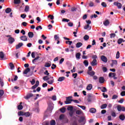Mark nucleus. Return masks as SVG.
<instances>
[{
    "instance_id": "c756f323",
    "label": "nucleus",
    "mask_w": 125,
    "mask_h": 125,
    "mask_svg": "<svg viewBox=\"0 0 125 125\" xmlns=\"http://www.w3.org/2000/svg\"><path fill=\"white\" fill-rule=\"evenodd\" d=\"M30 9V7L29 5H26L25 6V9H24V11L25 12H28Z\"/></svg>"
},
{
    "instance_id": "b1692460",
    "label": "nucleus",
    "mask_w": 125,
    "mask_h": 125,
    "mask_svg": "<svg viewBox=\"0 0 125 125\" xmlns=\"http://www.w3.org/2000/svg\"><path fill=\"white\" fill-rule=\"evenodd\" d=\"M125 42V41H124V39L122 38H120L117 41V43H118V44H121L122 42Z\"/></svg>"
},
{
    "instance_id": "e433bc0d",
    "label": "nucleus",
    "mask_w": 125,
    "mask_h": 125,
    "mask_svg": "<svg viewBox=\"0 0 125 125\" xmlns=\"http://www.w3.org/2000/svg\"><path fill=\"white\" fill-rule=\"evenodd\" d=\"M4 94V91L3 90H0V98L2 97V95Z\"/></svg>"
},
{
    "instance_id": "bf43d9fd",
    "label": "nucleus",
    "mask_w": 125,
    "mask_h": 125,
    "mask_svg": "<svg viewBox=\"0 0 125 125\" xmlns=\"http://www.w3.org/2000/svg\"><path fill=\"white\" fill-rule=\"evenodd\" d=\"M17 79H18V76H17V75H16L15 76V78H14V80H13V79H12L11 81L13 82V81H17Z\"/></svg>"
},
{
    "instance_id": "e2e57ef3",
    "label": "nucleus",
    "mask_w": 125,
    "mask_h": 125,
    "mask_svg": "<svg viewBox=\"0 0 125 125\" xmlns=\"http://www.w3.org/2000/svg\"><path fill=\"white\" fill-rule=\"evenodd\" d=\"M62 22H69L70 21V20L64 18L62 19Z\"/></svg>"
},
{
    "instance_id": "aec40b11",
    "label": "nucleus",
    "mask_w": 125,
    "mask_h": 125,
    "mask_svg": "<svg viewBox=\"0 0 125 125\" xmlns=\"http://www.w3.org/2000/svg\"><path fill=\"white\" fill-rule=\"evenodd\" d=\"M28 36L29 38H30V39H32V38H33L34 37V33L32 32H29L28 33Z\"/></svg>"
},
{
    "instance_id": "dca6fc26",
    "label": "nucleus",
    "mask_w": 125,
    "mask_h": 125,
    "mask_svg": "<svg viewBox=\"0 0 125 125\" xmlns=\"http://www.w3.org/2000/svg\"><path fill=\"white\" fill-rule=\"evenodd\" d=\"M119 119L121 120V121H125V116L124 114H121L119 116Z\"/></svg>"
},
{
    "instance_id": "49530a36",
    "label": "nucleus",
    "mask_w": 125,
    "mask_h": 125,
    "mask_svg": "<svg viewBox=\"0 0 125 125\" xmlns=\"http://www.w3.org/2000/svg\"><path fill=\"white\" fill-rule=\"evenodd\" d=\"M101 5H102L103 7H107V4H106V2H102Z\"/></svg>"
},
{
    "instance_id": "680f3d73",
    "label": "nucleus",
    "mask_w": 125,
    "mask_h": 125,
    "mask_svg": "<svg viewBox=\"0 0 125 125\" xmlns=\"http://www.w3.org/2000/svg\"><path fill=\"white\" fill-rule=\"evenodd\" d=\"M26 15L25 14H23L21 15V17L23 19H25L26 18Z\"/></svg>"
},
{
    "instance_id": "69168bd1",
    "label": "nucleus",
    "mask_w": 125,
    "mask_h": 125,
    "mask_svg": "<svg viewBox=\"0 0 125 125\" xmlns=\"http://www.w3.org/2000/svg\"><path fill=\"white\" fill-rule=\"evenodd\" d=\"M117 98H118V95H114L112 96V99L115 100V99H117Z\"/></svg>"
},
{
    "instance_id": "a211bd4d",
    "label": "nucleus",
    "mask_w": 125,
    "mask_h": 125,
    "mask_svg": "<svg viewBox=\"0 0 125 125\" xmlns=\"http://www.w3.org/2000/svg\"><path fill=\"white\" fill-rule=\"evenodd\" d=\"M39 59H40V56H38L36 58H35L34 59H33L32 60V63L33 64H35L36 62H37V61H38V60H39Z\"/></svg>"
},
{
    "instance_id": "a18cd8bd",
    "label": "nucleus",
    "mask_w": 125,
    "mask_h": 125,
    "mask_svg": "<svg viewBox=\"0 0 125 125\" xmlns=\"http://www.w3.org/2000/svg\"><path fill=\"white\" fill-rule=\"evenodd\" d=\"M30 115L31 114L29 112H24V116H25V117H29V116H30Z\"/></svg>"
},
{
    "instance_id": "f704fd0d",
    "label": "nucleus",
    "mask_w": 125,
    "mask_h": 125,
    "mask_svg": "<svg viewBox=\"0 0 125 125\" xmlns=\"http://www.w3.org/2000/svg\"><path fill=\"white\" fill-rule=\"evenodd\" d=\"M101 109H106L107 108V104H104L101 105Z\"/></svg>"
},
{
    "instance_id": "4c0bfd02",
    "label": "nucleus",
    "mask_w": 125,
    "mask_h": 125,
    "mask_svg": "<svg viewBox=\"0 0 125 125\" xmlns=\"http://www.w3.org/2000/svg\"><path fill=\"white\" fill-rule=\"evenodd\" d=\"M50 125H56V122L55 120H52L50 123Z\"/></svg>"
},
{
    "instance_id": "4468645a",
    "label": "nucleus",
    "mask_w": 125,
    "mask_h": 125,
    "mask_svg": "<svg viewBox=\"0 0 125 125\" xmlns=\"http://www.w3.org/2000/svg\"><path fill=\"white\" fill-rule=\"evenodd\" d=\"M91 66H96L97 65V61L96 60H93L91 63Z\"/></svg>"
},
{
    "instance_id": "bb28decb",
    "label": "nucleus",
    "mask_w": 125,
    "mask_h": 125,
    "mask_svg": "<svg viewBox=\"0 0 125 125\" xmlns=\"http://www.w3.org/2000/svg\"><path fill=\"white\" fill-rule=\"evenodd\" d=\"M21 3V0H14V3L15 4H20Z\"/></svg>"
},
{
    "instance_id": "4be33fe9",
    "label": "nucleus",
    "mask_w": 125,
    "mask_h": 125,
    "mask_svg": "<svg viewBox=\"0 0 125 125\" xmlns=\"http://www.w3.org/2000/svg\"><path fill=\"white\" fill-rule=\"evenodd\" d=\"M65 80V77H60L59 78L58 80V82H63V81Z\"/></svg>"
},
{
    "instance_id": "5701e85b",
    "label": "nucleus",
    "mask_w": 125,
    "mask_h": 125,
    "mask_svg": "<svg viewBox=\"0 0 125 125\" xmlns=\"http://www.w3.org/2000/svg\"><path fill=\"white\" fill-rule=\"evenodd\" d=\"M108 77H112L113 78H114V77H116V73H109L108 74Z\"/></svg>"
},
{
    "instance_id": "ddd939ff",
    "label": "nucleus",
    "mask_w": 125,
    "mask_h": 125,
    "mask_svg": "<svg viewBox=\"0 0 125 125\" xmlns=\"http://www.w3.org/2000/svg\"><path fill=\"white\" fill-rule=\"evenodd\" d=\"M87 74L89 75L91 77H93L95 75V72L93 71H87Z\"/></svg>"
},
{
    "instance_id": "8fccbe9b",
    "label": "nucleus",
    "mask_w": 125,
    "mask_h": 125,
    "mask_svg": "<svg viewBox=\"0 0 125 125\" xmlns=\"http://www.w3.org/2000/svg\"><path fill=\"white\" fill-rule=\"evenodd\" d=\"M54 39L55 40V41H58V40H59V36H58V35H54Z\"/></svg>"
},
{
    "instance_id": "9d476101",
    "label": "nucleus",
    "mask_w": 125,
    "mask_h": 125,
    "mask_svg": "<svg viewBox=\"0 0 125 125\" xmlns=\"http://www.w3.org/2000/svg\"><path fill=\"white\" fill-rule=\"evenodd\" d=\"M20 39L23 42H27L28 41V38L26 36H22L20 37Z\"/></svg>"
},
{
    "instance_id": "c85d7f7f",
    "label": "nucleus",
    "mask_w": 125,
    "mask_h": 125,
    "mask_svg": "<svg viewBox=\"0 0 125 125\" xmlns=\"http://www.w3.org/2000/svg\"><path fill=\"white\" fill-rule=\"evenodd\" d=\"M9 65L11 70H13L14 69V64H13V62H10Z\"/></svg>"
},
{
    "instance_id": "0eeeda50",
    "label": "nucleus",
    "mask_w": 125,
    "mask_h": 125,
    "mask_svg": "<svg viewBox=\"0 0 125 125\" xmlns=\"http://www.w3.org/2000/svg\"><path fill=\"white\" fill-rule=\"evenodd\" d=\"M24 44L23 42H20L18 43V44L16 45V49H19L21 47H22Z\"/></svg>"
},
{
    "instance_id": "4d7b16f0",
    "label": "nucleus",
    "mask_w": 125,
    "mask_h": 125,
    "mask_svg": "<svg viewBox=\"0 0 125 125\" xmlns=\"http://www.w3.org/2000/svg\"><path fill=\"white\" fill-rule=\"evenodd\" d=\"M18 109L20 110H22L23 109V106L22 105H19L18 106Z\"/></svg>"
},
{
    "instance_id": "2f4dec72",
    "label": "nucleus",
    "mask_w": 125,
    "mask_h": 125,
    "mask_svg": "<svg viewBox=\"0 0 125 125\" xmlns=\"http://www.w3.org/2000/svg\"><path fill=\"white\" fill-rule=\"evenodd\" d=\"M102 92H107V88L104 86H102Z\"/></svg>"
},
{
    "instance_id": "f257e3e1",
    "label": "nucleus",
    "mask_w": 125,
    "mask_h": 125,
    "mask_svg": "<svg viewBox=\"0 0 125 125\" xmlns=\"http://www.w3.org/2000/svg\"><path fill=\"white\" fill-rule=\"evenodd\" d=\"M117 108L119 112H121V111H122L123 112H125V107L124 106H122V105H117Z\"/></svg>"
},
{
    "instance_id": "6ab92c4d",
    "label": "nucleus",
    "mask_w": 125,
    "mask_h": 125,
    "mask_svg": "<svg viewBox=\"0 0 125 125\" xmlns=\"http://www.w3.org/2000/svg\"><path fill=\"white\" fill-rule=\"evenodd\" d=\"M87 90H91L92 89V84H89L86 87Z\"/></svg>"
},
{
    "instance_id": "1a4fd4ad",
    "label": "nucleus",
    "mask_w": 125,
    "mask_h": 125,
    "mask_svg": "<svg viewBox=\"0 0 125 125\" xmlns=\"http://www.w3.org/2000/svg\"><path fill=\"white\" fill-rule=\"evenodd\" d=\"M114 5H116L117 6L118 8L119 9L122 8V4L121 3H119L118 2H114Z\"/></svg>"
},
{
    "instance_id": "0e129e2a",
    "label": "nucleus",
    "mask_w": 125,
    "mask_h": 125,
    "mask_svg": "<svg viewBox=\"0 0 125 125\" xmlns=\"http://www.w3.org/2000/svg\"><path fill=\"white\" fill-rule=\"evenodd\" d=\"M116 37V34L115 33H111L110 34V38L112 39V38H115Z\"/></svg>"
},
{
    "instance_id": "39448f33",
    "label": "nucleus",
    "mask_w": 125,
    "mask_h": 125,
    "mask_svg": "<svg viewBox=\"0 0 125 125\" xmlns=\"http://www.w3.org/2000/svg\"><path fill=\"white\" fill-rule=\"evenodd\" d=\"M39 84H40V81H37L36 82V84L32 86L31 88L32 89H35V88H37V87L39 86Z\"/></svg>"
},
{
    "instance_id": "f8f14e48",
    "label": "nucleus",
    "mask_w": 125,
    "mask_h": 125,
    "mask_svg": "<svg viewBox=\"0 0 125 125\" xmlns=\"http://www.w3.org/2000/svg\"><path fill=\"white\" fill-rule=\"evenodd\" d=\"M104 82H105V79H104V77H100L99 78V83H104Z\"/></svg>"
},
{
    "instance_id": "774afa93",
    "label": "nucleus",
    "mask_w": 125,
    "mask_h": 125,
    "mask_svg": "<svg viewBox=\"0 0 125 125\" xmlns=\"http://www.w3.org/2000/svg\"><path fill=\"white\" fill-rule=\"evenodd\" d=\"M64 114H62L60 116V120H63L64 119Z\"/></svg>"
},
{
    "instance_id": "473e14b6",
    "label": "nucleus",
    "mask_w": 125,
    "mask_h": 125,
    "mask_svg": "<svg viewBox=\"0 0 125 125\" xmlns=\"http://www.w3.org/2000/svg\"><path fill=\"white\" fill-rule=\"evenodd\" d=\"M92 100V99H91V95H88V98H87V102H91Z\"/></svg>"
},
{
    "instance_id": "ea45409f",
    "label": "nucleus",
    "mask_w": 125,
    "mask_h": 125,
    "mask_svg": "<svg viewBox=\"0 0 125 125\" xmlns=\"http://www.w3.org/2000/svg\"><path fill=\"white\" fill-rule=\"evenodd\" d=\"M25 112H23V111H19L18 113V116H24V114Z\"/></svg>"
},
{
    "instance_id": "a878e982",
    "label": "nucleus",
    "mask_w": 125,
    "mask_h": 125,
    "mask_svg": "<svg viewBox=\"0 0 125 125\" xmlns=\"http://www.w3.org/2000/svg\"><path fill=\"white\" fill-rule=\"evenodd\" d=\"M0 58H1V59L4 58V53H3L2 51L0 52Z\"/></svg>"
},
{
    "instance_id": "338daca9",
    "label": "nucleus",
    "mask_w": 125,
    "mask_h": 125,
    "mask_svg": "<svg viewBox=\"0 0 125 125\" xmlns=\"http://www.w3.org/2000/svg\"><path fill=\"white\" fill-rule=\"evenodd\" d=\"M120 95L121 96H125V91H123L121 92V93H120Z\"/></svg>"
},
{
    "instance_id": "37998d69",
    "label": "nucleus",
    "mask_w": 125,
    "mask_h": 125,
    "mask_svg": "<svg viewBox=\"0 0 125 125\" xmlns=\"http://www.w3.org/2000/svg\"><path fill=\"white\" fill-rule=\"evenodd\" d=\"M77 106L78 107H80V108H81V109H82L83 110H85V109H86V107L83 105H78Z\"/></svg>"
},
{
    "instance_id": "c9c22d12",
    "label": "nucleus",
    "mask_w": 125,
    "mask_h": 125,
    "mask_svg": "<svg viewBox=\"0 0 125 125\" xmlns=\"http://www.w3.org/2000/svg\"><path fill=\"white\" fill-rule=\"evenodd\" d=\"M76 57L77 59H80L81 58V53H76Z\"/></svg>"
},
{
    "instance_id": "58836bf2",
    "label": "nucleus",
    "mask_w": 125,
    "mask_h": 125,
    "mask_svg": "<svg viewBox=\"0 0 125 125\" xmlns=\"http://www.w3.org/2000/svg\"><path fill=\"white\" fill-rule=\"evenodd\" d=\"M60 111L62 113H65L66 112V108L62 107V108L60 109Z\"/></svg>"
},
{
    "instance_id": "6e6d98bb",
    "label": "nucleus",
    "mask_w": 125,
    "mask_h": 125,
    "mask_svg": "<svg viewBox=\"0 0 125 125\" xmlns=\"http://www.w3.org/2000/svg\"><path fill=\"white\" fill-rule=\"evenodd\" d=\"M89 6H90V7H92L93 6H94V3H93V2H90V3H89Z\"/></svg>"
},
{
    "instance_id": "603ef678",
    "label": "nucleus",
    "mask_w": 125,
    "mask_h": 125,
    "mask_svg": "<svg viewBox=\"0 0 125 125\" xmlns=\"http://www.w3.org/2000/svg\"><path fill=\"white\" fill-rule=\"evenodd\" d=\"M56 67H57L56 64L53 63L52 64L51 69L52 70H54V69H55L56 68Z\"/></svg>"
},
{
    "instance_id": "20e7f679",
    "label": "nucleus",
    "mask_w": 125,
    "mask_h": 125,
    "mask_svg": "<svg viewBox=\"0 0 125 125\" xmlns=\"http://www.w3.org/2000/svg\"><path fill=\"white\" fill-rule=\"evenodd\" d=\"M101 59L103 62H104V63H106L107 61H108V59H107V57L105 56H102L101 57Z\"/></svg>"
},
{
    "instance_id": "052dcab7",
    "label": "nucleus",
    "mask_w": 125,
    "mask_h": 125,
    "mask_svg": "<svg viewBox=\"0 0 125 125\" xmlns=\"http://www.w3.org/2000/svg\"><path fill=\"white\" fill-rule=\"evenodd\" d=\"M30 83L32 85H34V84L36 83V80L33 79L31 81H30Z\"/></svg>"
},
{
    "instance_id": "3c124183",
    "label": "nucleus",
    "mask_w": 125,
    "mask_h": 125,
    "mask_svg": "<svg viewBox=\"0 0 125 125\" xmlns=\"http://www.w3.org/2000/svg\"><path fill=\"white\" fill-rule=\"evenodd\" d=\"M39 29H40V30H42V26L39 25L36 27V30H37V31H39Z\"/></svg>"
},
{
    "instance_id": "6e6552de",
    "label": "nucleus",
    "mask_w": 125,
    "mask_h": 125,
    "mask_svg": "<svg viewBox=\"0 0 125 125\" xmlns=\"http://www.w3.org/2000/svg\"><path fill=\"white\" fill-rule=\"evenodd\" d=\"M33 96H34V95L33 94L29 93V94H28L26 97H24V98L25 99H26V100H28L30 99L31 97H33Z\"/></svg>"
},
{
    "instance_id": "7ed1b4c3",
    "label": "nucleus",
    "mask_w": 125,
    "mask_h": 125,
    "mask_svg": "<svg viewBox=\"0 0 125 125\" xmlns=\"http://www.w3.org/2000/svg\"><path fill=\"white\" fill-rule=\"evenodd\" d=\"M8 42L9 43H10V44H12V43H13V42H15V39H14V38H13V37H10L8 39Z\"/></svg>"
},
{
    "instance_id": "5fc2aeb1",
    "label": "nucleus",
    "mask_w": 125,
    "mask_h": 125,
    "mask_svg": "<svg viewBox=\"0 0 125 125\" xmlns=\"http://www.w3.org/2000/svg\"><path fill=\"white\" fill-rule=\"evenodd\" d=\"M42 125H49V121H45L43 122Z\"/></svg>"
},
{
    "instance_id": "79ce46f5",
    "label": "nucleus",
    "mask_w": 125,
    "mask_h": 125,
    "mask_svg": "<svg viewBox=\"0 0 125 125\" xmlns=\"http://www.w3.org/2000/svg\"><path fill=\"white\" fill-rule=\"evenodd\" d=\"M48 18H50L51 20H53V19H54V16L52 15H49L47 16Z\"/></svg>"
},
{
    "instance_id": "c03bdc74",
    "label": "nucleus",
    "mask_w": 125,
    "mask_h": 125,
    "mask_svg": "<svg viewBox=\"0 0 125 125\" xmlns=\"http://www.w3.org/2000/svg\"><path fill=\"white\" fill-rule=\"evenodd\" d=\"M43 81H48V80H49V78L47 76H44L43 77Z\"/></svg>"
},
{
    "instance_id": "72a5a7b5",
    "label": "nucleus",
    "mask_w": 125,
    "mask_h": 125,
    "mask_svg": "<svg viewBox=\"0 0 125 125\" xmlns=\"http://www.w3.org/2000/svg\"><path fill=\"white\" fill-rule=\"evenodd\" d=\"M89 39V36L88 35H85L83 37V40H84V41H88Z\"/></svg>"
},
{
    "instance_id": "2eb2a0df",
    "label": "nucleus",
    "mask_w": 125,
    "mask_h": 125,
    "mask_svg": "<svg viewBox=\"0 0 125 125\" xmlns=\"http://www.w3.org/2000/svg\"><path fill=\"white\" fill-rule=\"evenodd\" d=\"M31 71V69L29 68H27L26 69L23 71V74L24 75H27L29 72Z\"/></svg>"
},
{
    "instance_id": "f3484780",
    "label": "nucleus",
    "mask_w": 125,
    "mask_h": 125,
    "mask_svg": "<svg viewBox=\"0 0 125 125\" xmlns=\"http://www.w3.org/2000/svg\"><path fill=\"white\" fill-rule=\"evenodd\" d=\"M81 46H83V43L81 42H78L76 43V47L77 48H80Z\"/></svg>"
},
{
    "instance_id": "393cba45",
    "label": "nucleus",
    "mask_w": 125,
    "mask_h": 125,
    "mask_svg": "<svg viewBox=\"0 0 125 125\" xmlns=\"http://www.w3.org/2000/svg\"><path fill=\"white\" fill-rule=\"evenodd\" d=\"M83 112L81 110H78L76 111V114L77 115H81L83 114Z\"/></svg>"
},
{
    "instance_id": "7c9ffc66",
    "label": "nucleus",
    "mask_w": 125,
    "mask_h": 125,
    "mask_svg": "<svg viewBox=\"0 0 125 125\" xmlns=\"http://www.w3.org/2000/svg\"><path fill=\"white\" fill-rule=\"evenodd\" d=\"M51 66V64H50L49 62H45L44 67H46V68H49Z\"/></svg>"
},
{
    "instance_id": "412c9836",
    "label": "nucleus",
    "mask_w": 125,
    "mask_h": 125,
    "mask_svg": "<svg viewBox=\"0 0 125 125\" xmlns=\"http://www.w3.org/2000/svg\"><path fill=\"white\" fill-rule=\"evenodd\" d=\"M110 24V21L108 20H105V21H104V26H108Z\"/></svg>"
},
{
    "instance_id": "13d9d810",
    "label": "nucleus",
    "mask_w": 125,
    "mask_h": 125,
    "mask_svg": "<svg viewBox=\"0 0 125 125\" xmlns=\"http://www.w3.org/2000/svg\"><path fill=\"white\" fill-rule=\"evenodd\" d=\"M69 115L70 117H73V115H74V111L73 110L69 111Z\"/></svg>"
},
{
    "instance_id": "09e8293b",
    "label": "nucleus",
    "mask_w": 125,
    "mask_h": 125,
    "mask_svg": "<svg viewBox=\"0 0 125 125\" xmlns=\"http://www.w3.org/2000/svg\"><path fill=\"white\" fill-rule=\"evenodd\" d=\"M47 83L49 84H52V83H54V79H53L52 80L48 81Z\"/></svg>"
},
{
    "instance_id": "f03ea898",
    "label": "nucleus",
    "mask_w": 125,
    "mask_h": 125,
    "mask_svg": "<svg viewBox=\"0 0 125 125\" xmlns=\"http://www.w3.org/2000/svg\"><path fill=\"white\" fill-rule=\"evenodd\" d=\"M83 82L82 80H80V81L77 82V85L78 87L80 88H83Z\"/></svg>"
},
{
    "instance_id": "9b49d317",
    "label": "nucleus",
    "mask_w": 125,
    "mask_h": 125,
    "mask_svg": "<svg viewBox=\"0 0 125 125\" xmlns=\"http://www.w3.org/2000/svg\"><path fill=\"white\" fill-rule=\"evenodd\" d=\"M90 113H92V114H95L96 113V109L95 108L92 107L89 109Z\"/></svg>"
},
{
    "instance_id": "a19ab883",
    "label": "nucleus",
    "mask_w": 125,
    "mask_h": 125,
    "mask_svg": "<svg viewBox=\"0 0 125 125\" xmlns=\"http://www.w3.org/2000/svg\"><path fill=\"white\" fill-rule=\"evenodd\" d=\"M83 64L86 67H87L88 66V61L87 60L84 61Z\"/></svg>"
},
{
    "instance_id": "864d4df0",
    "label": "nucleus",
    "mask_w": 125,
    "mask_h": 125,
    "mask_svg": "<svg viewBox=\"0 0 125 125\" xmlns=\"http://www.w3.org/2000/svg\"><path fill=\"white\" fill-rule=\"evenodd\" d=\"M73 109H74V107L73 106H68L67 107L68 111H73Z\"/></svg>"
},
{
    "instance_id": "de8ad7c7",
    "label": "nucleus",
    "mask_w": 125,
    "mask_h": 125,
    "mask_svg": "<svg viewBox=\"0 0 125 125\" xmlns=\"http://www.w3.org/2000/svg\"><path fill=\"white\" fill-rule=\"evenodd\" d=\"M116 59H119V58H120V52L119 51H117V52L116 53Z\"/></svg>"
},
{
    "instance_id": "cd10ccee",
    "label": "nucleus",
    "mask_w": 125,
    "mask_h": 125,
    "mask_svg": "<svg viewBox=\"0 0 125 125\" xmlns=\"http://www.w3.org/2000/svg\"><path fill=\"white\" fill-rule=\"evenodd\" d=\"M12 10L11 9V8H7L5 9V12H6V13H10V12H11Z\"/></svg>"
},
{
    "instance_id": "423d86ee",
    "label": "nucleus",
    "mask_w": 125,
    "mask_h": 125,
    "mask_svg": "<svg viewBox=\"0 0 125 125\" xmlns=\"http://www.w3.org/2000/svg\"><path fill=\"white\" fill-rule=\"evenodd\" d=\"M73 102V99H69L66 97V101L64 102L65 104H71V102Z\"/></svg>"
}]
</instances>
